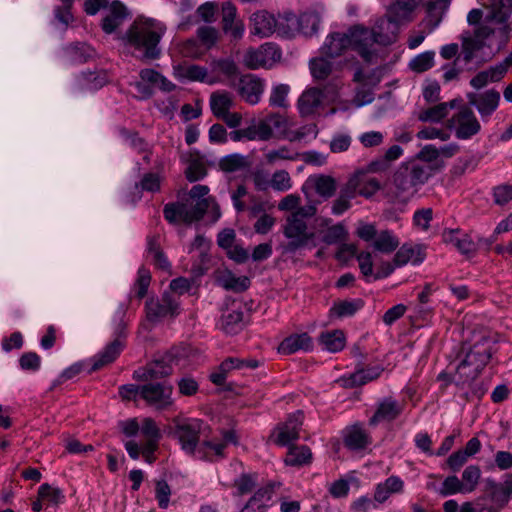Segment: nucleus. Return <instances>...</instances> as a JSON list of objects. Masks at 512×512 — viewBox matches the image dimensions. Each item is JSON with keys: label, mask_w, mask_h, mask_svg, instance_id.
<instances>
[{"label": "nucleus", "mask_w": 512, "mask_h": 512, "mask_svg": "<svg viewBox=\"0 0 512 512\" xmlns=\"http://www.w3.org/2000/svg\"><path fill=\"white\" fill-rule=\"evenodd\" d=\"M493 347V339L482 334L477 335L473 343H463L458 353L460 362L453 378L451 379L446 373H441L438 379L452 381L460 387L470 386L490 361L494 352Z\"/></svg>", "instance_id": "nucleus-1"}, {"label": "nucleus", "mask_w": 512, "mask_h": 512, "mask_svg": "<svg viewBox=\"0 0 512 512\" xmlns=\"http://www.w3.org/2000/svg\"><path fill=\"white\" fill-rule=\"evenodd\" d=\"M209 192L206 185H195L189 193V198L185 201L168 203L164 206L163 214L170 223L179 221L192 223L203 218L206 211L213 207L215 211V220L220 217L219 206L212 198L205 197Z\"/></svg>", "instance_id": "nucleus-2"}, {"label": "nucleus", "mask_w": 512, "mask_h": 512, "mask_svg": "<svg viewBox=\"0 0 512 512\" xmlns=\"http://www.w3.org/2000/svg\"><path fill=\"white\" fill-rule=\"evenodd\" d=\"M317 213V207L313 204L298 208L284 217L282 225L283 235L289 240L283 245L285 253H295L306 247L310 242H314L316 234L308 230V220Z\"/></svg>", "instance_id": "nucleus-3"}, {"label": "nucleus", "mask_w": 512, "mask_h": 512, "mask_svg": "<svg viewBox=\"0 0 512 512\" xmlns=\"http://www.w3.org/2000/svg\"><path fill=\"white\" fill-rule=\"evenodd\" d=\"M161 23L153 19L135 22L126 32L128 44L141 52L142 59H156L160 55L158 44L164 33Z\"/></svg>", "instance_id": "nucleus-4"}, {"label": "nucleus", "mask_w": 512, "mask_h": 512, "mask_svg": "<svg viewBox=\"0 0 512 512\" xmlns=\"http://www.w3.org/2000/svg\"><path fill=\"white\" fill-rule=\"evenodd\" d=\"M426 168L416 163L401 165L393 175L394 194L402 201L408 200L429 178Z\"/></svg>", "instance_id": "nucleus-5"}, {"label": "nucleus", "mask_w": 512, "mask_h": 512, "mask_svg": "<svg viewBox=\"0 0 512 512\" xmlns=\"http://www.w3.org/2000/svg\"><path fill=\"white\" fill-rule=\"evenodd\" d=\"M210 427L200 419H175L173 435L181 448L190 455H198L200 437H208Z\"/></svg>", "instance_id": "nucleus-6"}, {"label": "nucleus", "mask_w": 512, "mask_h": 512, "mask_svg": "<svg viewBox=\"0 0 512 512\" xmlns=\"http://www.w3.org/2000/svg\"><path fill=\"white\" fill-rule=\"evenodd\" d=\"M351 47L364 61L372 63L377 56L376 37L371 29L356 25L349 29Z\"/></svg>", "instance_id": "nucleus-7"}, {"label": "nucleus", "mask_w": 512, "mask_h": 512, "mask_svg": "<svg viewBox=\"0 0 512 512\" xmlns=\"http://www.w3.org/2000/svg\"><path fill=\"white\" fill-rule=\"evenodd\" d=\"M145 309L150 322H158L168 316L175 317L179 314V298L173 293L165 292L159 299H148Z\"/></svg>", "instance_id": "nucleus-8"}, {"label": "nucleus", "mask_w": 512, "mask_h": 512, "mask_svg": "<svg viewBox=\"0 0 512 512\" xmlns=\"http://www.w3.org/2000/svg\"><path fill=\"white\" fill-rule=\"evenodd\" d=\"M173 387L168 383H148L142 385L141 398L150 406L163 410L173 404Z\"/></svg>", "instance_id": "nucleus-9"}, {"label": "nucleus", "mask_w": 512, "mask_h": 512, "mask_svg": "<svg viewBox=\"0 0 512 512\" xmlns=\"http://www.w3.org/2000/svg\"><path fill=\"white\" fill-rule=\"evenodd\" d=\"M303 413L297 411L291 414L284 423L278 424L271 438L279 446H289L299 438V432L303 424Z\"/></svg>", "instance_id": "nucleus-10"}, {"label": "nucleus", "mask_w": 512, "mask_h": 512, "mask_svg": "<svg viewBox=\"0 0 512 512\" xmlns=\"http://www.w3.org/2000/svg\"><path fill=\"white\" fill-rule=\"evenodd\" d=\"M230 85L236 87L242 99L252 105L260 101L265 87L263 80L253 74L243 75Z\"/></svg>", "instance_id": "nucleus-11"}, {"label": "nucleus", "mask_w": 512, "mask_h": 512, "mask_svg": "<svg viewBox=\"0 0 512 512\" xmlns=\"http://www.w3.org/2000/svg\"><path fill=\"white\" fill-rule=\"evenodd\" d=\"M450 122L456 127V137L459 139H468L480 131V123L473 111L468 107H462L455 114Z\"/></svg>", "instance_id": "nucleus-12"}, {"label": "nucleus", "mask_w": 512, "mask_h": 512, "mask_svg": "<svg viewBox=\"0 0 512 512\" xmlns=\"http://www.w3.org/2000/svg\"><path fill=\"white\" fill-rule=\"evenodd\" d=\"M353 80L359 84L355 91L353 104L357 107L370 104L374 100L373 87L379 83L380 79L374 75H366L361 69H358Z\"/></svg>", "instance_id": "nucleus-13"}, {"label": "nucleus", "mask_w": 512, "mask_h": 512, "mask_svg": "<svg viewBox=\"0 0 512 512\" xmlns=\"http://www.w3.org/2000/svg\"><path fill=\"white\" fill-rule=\"evenodd\" d=\"M320 240L326 245H334L345 241L348 237V231L344 224H332V219L328 217H319L316 219Z\"/></svg>", "instance_id": "nucleus-14"}, {"label": "nucleus", "mask_w": 512, "mask_h": 512, "mask_svg": "<svg viewBox=\"0 0 512 512\" xmlns=\"http://www.w3.org/2000/svg\"><path fill=\"white\" fill-rule=\"evenodd\" d=\"M405 403L400 402L393 397H385L377 404L373 416L369 419V424L376 426L381 422H391L401 415Z\"/></svg>", "instance_id": "nucleus-15"}, {"label": "nucleus", "mask_w": 512, "mask_h": 512, "mask_svg": "<svg viewBox=\"0 0 512 512\" xmlns=\"http://www.w3.org/2000/svg\"><path fill=\"white\" fill-rule=\"evenodd\" d=\"M170 361L171 356L155 360L147 366L135 370L133 378L137 381L147 382L166 377L172 373Z\"/></svg>", "instance_id": "nucleus-16"}, {"label": "nucleus", "mask_w": 512, "mask_h": 512, "mask_svg": "<svg viewBox=\"0 0 512 512\" xmlns=\"http://www.w3.org/2000/svg\"><path fill=\"white\" fill-rule=\"evenodd\" d=\"M422 0H394L386 10V16L400 25L414 20L416 9Z\"/></svg>", "instance_id": "nucleus-17"}, {"label": "nucleus", "mask_w": 512, "mask_h": 512, "mask_svg": "<svg viewBox=\"0 0 512 512\" xmlns=\"http://www.w3.org/2000/svg\"><path fill=\"white\" fill-rule=\"evenodd\" d=\"M128 16L127 8L120 1L113 0L106 8L101 28L105 33L111 34L123 25Z\"/></svg>", "instance_id": "nucleus-18"}, {"label": "nucleus", "mask_w": 512, "mask_h": 512, "mask_svg": "<svg viewBox=\"0 0 512 512\" xmlns=\"http://www.w3.org/2000/svg\"><path fill=\"white\" fill-rule=\"evenodd\" d=\"M467 99L470 105L477 108L482 117H488L497 109L500 101V93L494 89H490L480 94L468 93Z\"/></svg>", "instance_id": "nucleus-19"}, {"label": "nucleus", "mask_w": 512, "mask_h": 512, "mask_svg": "<svg viewBox=\"0 0 512 512\" xmlns=\"http://www.w3.org/2000/svg\"><path fill=\"white\" fill-rule=\"evenodd\" d=\"M399 26V23L394 22L386 15L379 18L371 29L376 37L377 44L381 46H388L396 42Z\"/></svg>", "instance_id": "nucleus-20"}, {"label": "nucleus", "mask_w": 512, "mask_h": 512, "mask_svg": "<svg viewBox=\"0 0 512 512\" xmlns=\"http://www.w3.org/2000/svg\"><path fill=\"white\" fill-rule=\"evenodd\" d=\"M324 99L323 91L317 87L306 89L298 99L297 107L302 117H309L318 112Z\"/></svg>", "instance_id": "nucleus-21"}, {"label": "nucleus", "mask_w": 512, "mask_h": 512, "mask_svg": "<svg viewBox=\"0 0 512 512\" xmlns=\"http://www.w3.org/2000/svg\"><path fill=\"white\" fill-rule=\"evenodd\" d=\"M351 47L350 33L333 32L329 34L321 47V53L329 58H335Z\"/></svg>", "instance_id": "nucleus-22"}, {"label": "nucleus", "mask_w": 512, "mask_h": 512, "mask_svg": "<svg viewBox=\"0 0 512 512\" xmlns=\"http://www.w3.org/2000/svg\"><path fill=\"white\" fill-rule=\"evenodd\" d=\"M486 492L491 501L498 507H504L512 495V476L507 477L503 483H495L492 480L486 482Z\"/></svg>", "instance_id": "nucleus-23"}, {"label": "nucleus", "mask_w": 512, "mask_h": 512, "mask_svg": "<svg viewBox=\"0 0 512 512\" xmlns=\"http://www.w3.org/2000/svg\"><path fill=\"white\" fill-rule=\"evenodd\" d=\"M215 279L218 285L225 290H230L236 293L247 290L250 286V279L246 276L236 277L230 270L222 269L217 270Z\"/></svg>", "instance_id": "nucleus-24"}, {"label": "nucleus", "mask_w": 512, "mask_h": 512, "mask_svg": "<svg viewBox=\"0 0 512 512\" xmlns=\"http://www.w3.org/2000/svg\"><path fill=\"white\" fill-rule=\"evenodd\" d=\"M252 33L261 38L269 37L276 32L277 21L274 15L267 11H259L251 16Z\"/></svg>", "instance_id": "nucleus-25"}, {"label": "nucleus", "mask_w": 512, "mask_h": 512, "mask_svg": "<svg viewBox=\"0 0 512 512\" xmlns=\"http://www.w3.org/2000/svg\"><path fill=\"white\" fill-rule=\"evenodd\" d=\"M124 348V341L117 337L109 343L102 352L93 358V364L90 372L97 371L102 367L114 362Z\"/></svg>", "instance_id": "nucleus-26"}, {"label": "nucleus", "mask_w": 512, "mask_h": 512, "mask_svg": "<svg viewBox=\"0 0 512 512\" xmlns=\"http://www.w3.org/2000/svg\"><path fill=\"white\" fill-rule=\"evenodd\" d=\"M236 7L231 2L222 4V27L224 32L230 33L234 39L242 37L244 25L241 21H236Z\"/></svg>", "instance_id": "nucleus-27"}, {"label": "nucleus", "mask_w": 512, "mask_h": 512, "mask_svg": "<svg viewBox=\"0 0 512 512\" xmlns=\"http://www.w3.org/2000/svg\"><path fill=\"white\" fill-rule=\"evenodd\" d=\"M426 257L425 247L423 245H407L404 244L395 254L393 262L396 266H403L411 261L414 265H418L424 261Z\"/></svg>", "instance_id": "nucleus-28"}, {"label": "nucleus", "mask_w": 512, "mask_h": 512, "mask_svg": "<svg viewBox=\"0 0 512 512\" xmlns=\"http://www.w3.org/2000/svg\"><path fill=\"white\" fill-rule=\"evenodd\" d=\"M306 184L323 199L331 198L337 189L336 180L333 177L324 174L310 176L307 179Z\"/></svg>", "instance_id": "nucleus-29"}, {"label": "nucleus", "mask_w": 512, "mask_h": 512, "mask_svg": "<svg viewBox=\"0 0 512 512\" xmlns=\"http://www.w3.org/2000/svg\"><path fill=\"white\" fill-rule=\"evenodd\" d=\"M311 345L312 339L307 333L292 334L280 343L278 351L281 354L290 355L299 350H309Z\"/></svg>", "instance_id": "nucleus-30"}, {"label": "nucleus", "mask_w": 512, "mask_h": 512, "mask_svg": "<svg viewBox=\"0 0 512 512\" xmlns=\"http://www.w3.org/2000/svg\"><path fill=\"white\" fill-rule=\"evenodd\" d=\"M364 306V301L360 298L338 300L330 308V318H344L355 315Z\"/></svg>", "instance_id": "nucleus-31"}, {"label": "nucleus", "mask_w": 512, "mask_h": 512, "mask_svg": "<svg viewBox=\"0 0 512 512\" xmlns=\"http://www.w3.org/2000/svg\"><path fill=\"white\" fill-rule=\"evenodd\" d=\"M370 442V436L359 425H353L345 430L344 444L350 450L365 449Z\"/></svg>", "instance_id": "nucleus-32"}, {"label": "nucleus", "mask_w": 512, "mask_h": 512, "mask_svg": "<svg viewBox=\"0 0 512 512\" xmlns=\"http://www.w3.org/2000/svg\"><path fill=\"white\" fill-rule=\"evenodd\" d=\"M243 312L240 307L227 309L221 317V329L227 334H236L243 327Z\"/></svg>", "instance_id": "nucleus-33"}, {"label": "nucleus", "mask_w": 512, "mask_h": 512, "mask_svg": "<svg viewBox=\"0 0 512 512\" xmlns=\"http://www.w3.org/2000/svg\"><path fill=\"white\" fill-rule=\"evenodd\" d=\"M210 242L203 236L197 235L191 244V250H199L200 264L192 266V272L195 276H202L208 269L207 263L209 261L208 250Z\"/></svg>", "instance_id": "nucleus-34"}, {"label": "nucleus", "mask_w": 512, "mask_h": 512, "mask_svg": "<svg viewBox=\"0 0 512 512\" xmlns=\"http://www.w3.org/2000/svg\"><path fill=\"white\" fill-rule=\"evenodd\" d=\"M404 483L398 476H390L384 482L376 486L374 499L379 502H385L393 493H400L403 490Z\"/></svg>", "instance_id": "nucleus-35"}, {"label": "nucleus", "mask_w": 512, "mask_h": 512, "mask_svg": "<svg viewBox=\"0 0 512 512\" xmlns=\"http://www.w3.org/2000/svg\"><path fill=\"white\" fill-rule=\"evenodd\" d=\"M383 371L380 367H372L365 370L357 371L347 379H342V386L345 388H351L354 386H361L369 381L377 379Z\"/></svg>", "instance_id": "nucleus-36"}, {"label": "nucleus", "mask_w": 512, "mask_h": 512, "mask_svg": "<svg viewBox=\"0 0 512 512\" xmlns=\"http://www.w3.org/2000/svg\"><path fill=\"white\" fill-rule=\"evenodd\" d=\"M274 53V48L268 44L259 49H250L244 55V64L250 69H257L267 63V57Z\"/></svg>", "instance_id": "nucleus-37"}, {"label": "nucleus", "mask_w": 512, "mask_h": 512, "mask_svg": "<svg viewBox=\"0 0 512 512\" xmlns=\"http://www.w3.org/2000/svg\"><path fill=\"white\" fill-rule=\"evenodd\" d=\"M233 104V97L226 91H218L211 94L210 106L214 116L217 118L230 111Z\"/></svg>", "instance_id": "nucleus-38"}, {"label": "nucleus", "mask_w": 512, "mask_h": 512, "mask_svg": "<svg viewBox=\"0 0 512 512\" xmlns=\"http://www.w3.org/2000/svg\"><path fill=\"white\" fill-rule=\"evenodd\" d=\"M390 164L387 160L381 156L371 161L366 167L357 170L350 178L351 187H357V184L361 180L362 176L368 173H382L390 168Z\"/></svg>", "instance_id": "nucleus-39"}, {"label": "nucleus", "mask_w": 512, "mask_h": 512, "mask_svg": "<svg viewBox=\"0 0 512 512\" xmlns=\"http://www.w3.org/2000/svg\"><path fill=\"white\" fill-rule=\"evenodd\" d=\"M399 240L389 230H383L378 233L373 241V248L384 254H390L399 246Z\"/></svg>", "instance_id": "nucleus-40"}, {"label": "nucleus", "mask_w": 512, "mask_h": 512, "mask_svg": "<svg viewBox=\"0 0 512 512\" xmlns=\"http://www.w3.org/2000/svg\"><path fill=\"white\" fill-rule=\"evenodd\" d=\"M503 68L492 66L487 70L477 73L471 80L470 85L475 89H481L489 82L500 81L502 77Z\"/></svg>", "instance_id": "nucleus-41"}, {"label": "nucleus", "mask_w": 512, "mask_h": 512, "mask_svg": "<svg viewBox=\"0 0 512 512\" xmlns=\"http://www.w3.org/2000/svg\"><path fill=\"white\" fill-rule=\"evenodd\" d=\"M357 187H351L350 180L347 187L342 189L337 199L334 200L331 212L334 215H341L351 207V199L354 198Z\"/></svg>", "instance_id": "nucleus-42"}, {"label": "nucleus", "mask_w": 512, "mask_h": 512, "mask_svg": "<svg viewBox=\"0 0 512 512\" xmlns=\"http://www.w3.org/2000/svg\"><path fill=\"white\" fill-rule=\"evenodd\" d=\"M320 17L316 12H305L297 17L298 31L305 36L314 35L319 27Z\"/></svg>", "instance_id": "nucleus-43"}, {"label": "nucleus", "mask_w": 512, "mask_h": 512, "mask_svg": "<svg viewBox=\"0 0 512 512\" xmlns=\"http://www.w3.org/2000/svg\"><path fill=\"white\" fill-rule=\"evenodd\" d=\"M312 453L306 446H290L285 463L291 466H300L310 462Z\"/></svg>", "instance_id": "nucleus-44"}, {"label": "nucleus", "mask_w": 512, "mask_h": 512, "mask_svg": "<svg viewBox=\"0 0 512 512\" xmlns=\"http://www.w3.org/2000/svg\"><path fill=\"white\" fill-rule=\"evenodd\" d=\"M320 342L326 350L330 352H338L345 346V336L342 331L334 330L332 332L322 333L320 336Z\"/></svg>", "instance_id": "nucleus-45"}, {"label": "nucleus", "mask_w": 512, "mask_h": 512, "mask_svg": "<svg viewBox=\"0 0 512 512\" xmlns=\"http://www.w3.org/2000/svg\"><path fill=\"white\" fill-rule=\"evenodd\" d=\"M276 32L284 37H292L298 31L297 16L293 13H285L277 19Z\"/></svg>", "instance_id": "nucleus-46"}, {"label": "nucleus", "mask_w": 512, "mask_h": 512, "mask_svg": "<svg viewBox=\"0 0 512 512\" xmlns=\"http://www.w3.org/2000/svg\"><path fill=\"white\" fill-rule=\"evenodd\" d=\"M175 76L192 81H203L207 70L199 65H178L174 68Z\"/></svg>", "instance_id": "nucleus-47"}, {"label": "nucleus", "mask_w": 512, "mask_h": 512, "mask_svg": "<svg viewBox=\"0 0 512 512\" xmlns=\"http://www.w3.org/2000/svg\"><path fill=\"white\" fill-rule=\"evenodd\" d=\"M185 174L186 178L190 182H195L204 178L207 174V170L203 159L198 155H192L186 168Z\"/></svg>", "instance_id": "nucleus-48"}, {"label": "nucleus", "mask_w": 512, "mask_h": 512, "mask_svg": "<svg viewBox=\"0 0 512 512\" xmlns=\"http://www.w3.org/2000/svg\"><path fill=\"white\" fill-rule=\"evenodd\" d=\"M312 76L317 80L326 79L332 72V64L324 57L313 58L310 61Z\"/></svg>", "instance_id": "nucleus-49"}, {"label": "nucleus", "mask_w": 512, "mask_h": 512, "mask_svg": "<svg viewBox=\"0 0 512 512\" xmlns=\"http://www.w3.org/2000/svg\"><path fill=\"white\" fill-rule=\"evenodd\" d=\"M290 91V87L286 84H278L273 87L270 97L269 104L272 107L287 108L288 101L287 96Z\"/></svg>", "instance_id": "nucleus-50"}, {"label": "nucleus", "mask_w": 512, "mask_h": 512, "mask_svg": "<svg viewBox=\"0 0 512 512\" xmlns=\"http://www.w3.org/2000/svg\"><path fill=\"white\" fill-rule=\"evenodd\" d=\"M221 170L225 172H236L247 166L246 158L240 154H231L222 158L219 162Z\"/></svg>", "instance_id": "nucleus-51"}, {"label": "nucleus", "mask_w": 512, "mask_h": 512, "mask_svg": "<svg viewBox=\"0 0 512 512\" xmlns=\"http://www.w3.org/2000/svg\"><path fill=\"white\" fill-rule=\"evenodd\" d=\"M480 469L478 466L470 465L462 473V485L466 493L475 490L480 479Z\"/></svg>", "instance_id": "nucleus-52"}, {"label": "nucleus", "mask_w": 512, "mask_h": 512, "mask_svg": "<svg viewBox=\"0 0 512 512\" xmlns=\"http://www.w3.org/2000/svg\"><path fill=\"white\" fill-rule=\"evenodd\" d=\"M437 493L442 497H446L449 495L457 494V493H466L461 480L455 476H448L443 481L441 487L437 490Z\"/></svg>", "instance_id": "nucleus-53"}, {"label": "nucleus", "mask_w": 512, "mask_h": 512, "mask_svg": "<svg viewBox=\"0 0 512 512\" xmlns=\"http://www.w3.org/2000/svg\"><path fill=\"white\" fill-rule=\"evenodd\" d=\"M380 189V182L375 177H368L367 174L362 176L357 184L358 193L366 198L372 197Z\"/></svg>", "instance_id": "nucleus-54"}, {"label": "nucleus", "mask_w": 512, "mask_h": 512, "mask_svg": "<svg viewBox=\"0 0 512 512\" xmlns=\"http://www.w3.org/2000/svg\"><path fill=\"white\" fill-rule=\"evenodd\" d=\"M434 56L435 53L432 51L421 53L411 60L410 68L418 73L425 72L433 66Z\"/></svg>", "instance_id": "nucleus-55"}, {"label": "nucleus", "mask_w": 512, "mask_h": 512, "mask_svg": "<svg viewBox=\"0 0 512 512\" xmlns=\"http://www.w3.org/2000/svg\"><path fill=\"white\" fill-rule=\"evenodd\" d=\"M270 186L279 192L288 191L292 187V180L285 170H277L270 179Z\"/></svg>", "instance_id": "nucleus-56"}, {"label": "nucleus", "mask_w": 512, "mask_h": 512, "mask_svg": "<svg viewBox=\"0 0 512 512\" xmlns=\"http://www.w3.org/2000/svg\"><path fill=\"white\" fill-rule=\"evenodd\" d=\"M512 13V0H493L490 15L494 19L508 20Z\"/></svg>", "instance_id": "nucleus-57"}, {"label": "nucleus", "mask_w": 512, "mask_h": 512, "mask_svg": "<svg viewBox=\"0 0 512 512\" xmlns=\"http://www.w3.org/2000/svg\"><path fill=\"white\" fill-rule=\"evenodd\" d=\"M446 116V106L440 103L421 111L418 115V119L422 122H440Z\"/></svg>", "instance_id": "nucleus-58"}, {"label": "nucleus", "mask_w": 512, "mask_h": 512, "mask_svg": "<svg viewBox=\"0 0 512 512\" xmlns=\"http://www.w3.org/2000/svg\"><path fill=\"white\" fill-rule=\"evenodd\" d=\"M483 43L474 38H464L462 42L461 57L465 63H469L473 58L475 52L481 50Z\"/></svg>", "instance_id": "nucleus-59"}, {"label": "nucleus", "mask_w": 512, "mask_h": 512, "mask_svg": "<svg viewBox=\"0 0 512 512\" xmlns=\"http://www.w3.org/2000/svg\"><path fill=\"white\" fill-rule=\"evenodd\" d=\"M225 447V443L203 439L198 448V458H208V449L213 451L214 454L217 456H223V450L225 449Z\"/></svg>", "instance_id": "nucleus-60"}, {"label": "nucleus", "mask_w": 512, "mask_h": 512, "mask_svg": "<svg viewBox=\"0 0 512 512\" xmlns=\"http://www.w3.org/2000/svg\"><path fill=\"white\" fill-rule=\"evenodd\" d=\"M38 496L40 499H46L54 504H58L64 498L61 489L53 488L48 483H44L39 487Z\"/></svg>", "instance_id": "nucleus-61"}, {"label": "nucleus", "mask_w": 512, "mask_h": 512, "mask_svg": "<svg viewBox=\"0 0 512 512\" xmlns=\"http://www.w3.org/2000/svg\"><path fill=\"white\" fill-rule=\"evenodd\" d=\"M151 281V274L146 268H140L138 270L137 280L134 288L139 298H143L147 294L148 287Z\"/></svg>", "instance_id": "nucleus-62"}, {"label": "nucleus", "mask_w": 512, "mask_h": 512, "mask_svg": "<svg viewBox=\"0 0 512 512\" xmlns=\"http://www.w3.org/2000/svg\"><path fill=\"white\" fill-rule=\"evenodd\" d=\"M433 219V210L431 208H423L417 210L413 216L414 225L423 230L427 231L430 227V222Z\"/></svg>", "instance_id": "nucleus-63"}, {"label": "nucleus", "mask_w": 512, "mask_h": 512, "mask_svg": "<svg viewBox=\"0 0 512 512\" xmlns=\"http://www.w3.org/2000/svg\"><path fill=\"white\" fill-rule=\"evenodd\" d=\"M494 202L503 206L512 200V185H500L493 190Z\"/></svg>", "instance_id": "nucleus-64"}]
</instances>
